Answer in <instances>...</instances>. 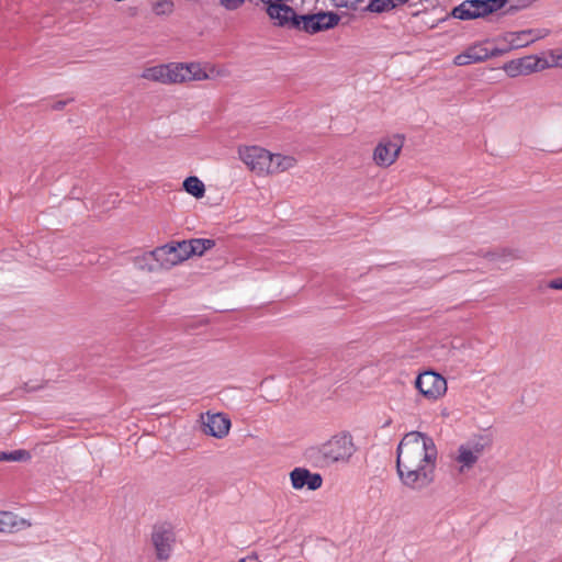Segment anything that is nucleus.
<instances>
[{"label": "nucleus", "instance_id": "f257e3e1", "mask_svg": "<svg viewBox=\"0 0 562 562\" xmlns=\"http://www.w3.org/2000/svg\"><path fill=\"white\" fill-rule=\"evenodd\" d=\"M438 449L425 432L403 436L396 449V472L401 484L409 491L423 492L435 482Z\"/></svg>", "mask_w": 562, "mask_h": 562}, {"label": "nucleus", "instance_id": "f03ea898", "mask_svg": "<svg viewBox=\"0 0 562 562\" xmlns=\"http://www.w3.org/2000/svg\"><path fill=\"white\" fill-rule=\"evenodd\" d=\"M356 452L357 446L351 434L340 431L326 441L307 448L304 456L314 465L327 468L349 463Z\"/></svg>", "mask_w": 562, "mask_h": 562}, {"label": "nucleus", "instance_id": "7ed1b4c3", "mask_svg": "<svg viewBox=\"0 0 562 562\" xmlns=\"http://www.w3.org/2000/svg\"><path fill=\"white\" fill-rule=\"evenodd\" d=\"M488 445V439L482 436L473 437L460 443L450 456L457 473L463 475L472 471Z\"/></svg>", "mask_w": 562, "mask_h": 562}, {"label": "nucleus", "instance_id": "20e7f679", "mask_svg": "<svg viewBox=\"0 0 562 562\" xmlns=\"http://www.w3.org/2000/svg\"><path fill=\"white\" fill-rule=\"evenodd\" d=\"M339 22V16L330 12H317L313 14H296L292 10V16L284 21L288 25L310 34H315L325 30L333 29Z\"/></svg>", "mask_w": 562, "mask_h": 562}, {"label": "nucleus", "instance_id": "39448f33", "mask_svg": "<svg viewBox=\"0 0 562 562\" xmlns=\"http://www.w3.org/2000/svg\"><path fill=\"white\" fill-rule=\"evenodd\" d=\"M205 69L198 63H169L166 64V85H177L188 81L209 79Z\"/></svg>", "mask_w": 562, "mask_h": 562}, {"label": "nucleus", "instance_id": "423d86ee", "mask_svg": "<svg viewBox=\"0 0 562 562\" xmlns=\"http://www.w3.org/2000/svg\"><path fill=\"white\" fill-rule=\"evenodd\" d=\"M415 387L424 398L434 402L446 394L447 381L435 371H425L417 375Z\"/></svg>", "mask_w": 562, "mask_h": 562}, {"label": "nucleus", "instance_id": "0eeeda50", "mask_svg": "<svg viewBox=\"0 0 562 562\" xmlns=\"http://www.w3.org/2000/svg\"><path fill=\"white\" fill-rule=\"evenodd\" d=\"M240 160L257 176H269L270 151L260 146H243L238 148Z\"/></svg>", "mask_w": 562, "mask_h": 562}, {"label": "nucleus", "instance_id": "6e6552de", "mask_svg": "<svg viewBox=\"0 0 562 562\" xmlns=\"http://www.w3.org/2000/svg\"><path fill=\"white\" fill-rule=\"evenodd\" d=\"M499 0H465L452 10L459 20H472L499 10Z\"/></svg>", "mask_w": 562, "mask_h": 562}, {"label": "nucleus", "instance_id": "1a4fd4ad", "mask_svg": "<svg viewBox=\"0 0 562 562\" xmlns=\"http://www.w3.org/2000/svg\"><path fill=\"white\" fill-rule=\"evenodd\" d=\"M404 144L401 135L382 139L373 151V160L379 167H389L395 162Z\"/></svg>", "mask_w": 562, "mask_h": 562}, {"label": "nucleus", "instance_id": "9d476101", "mask_svg": "<svg viewBox=\"0 0 562 562\" xmlns=\"http://www.w3.org/2000/svg\"><path fill=\"white\" fill-rule=\"evenodd\" d=\"M245 0H221V3L228 10L239 8ZM267 7V13L277 24L283 25L288 18L292 16V8L286 4L288 0H260Z\"/></svg>", "mask_w": 562, "mask_h": 562}, {"label": "nucleus", "instance_id": "9b49d317", "mask_svg": "<svg viewBox=\"0 0 562 562\" xmlns=\"http://www.w3.org/2000/svg\"><path fill=\"white\" fill-rule=\"evenodd\" d=\"M157 261L161 269L169 270L172 267L189 259L186 241L170 243L156 248Z\"/></svg>", "mask_w": 562, "mask_h": 562}, {"label": "nucleus", "instance_id": "f8f14e48", "mask_svg": "<svg viewBox=\"0 0 562 562\" xmlns=\"http://www.w3.org/2000/svg\"><path fill=\"white\" fill-rule=\"evenodd\" d=\"M202 430L205 435L222 439L226 437L231 429V420L221 413H206L201 416Z\"/></svg>", "mask_w": 562, "mask_h": 562}, {"label": "nucleus", "instance_id": "ddd939ff", "mask_svg": "<svg viewBox=\"0 0 562 562\" xmlns=\"http://www.w3.org/2000/svg\"><path fill=\"white\" fill-rule=\"evenodd\" d=\"M291 485L294 490H302L307 487L311 491H316L323 485V477L319 473H312L306 468H295L290 472Z\"/></svg>", "mask_w": 562, "mask_h": 562}, {"label": "nucleus", "instance_id": "4468645a", "mask_svg": "<svg viewBox=\"0 0 562 562\" xmlns=\"http://www.w3.org/2000/svg\"><path fill=\"white\" fill-rule=\"evenodd\" d=\"M492 56H495V54L490 52L483 45H473L458 54L453 59V64L457 66H467L484 61Z\"/></svg>", "mask_w": 562, "mask_h": 562}, {"label": "nucleus", "instance_id": "2eb2a0df", "mask_svg": "<svg viewBox=\"0 0 562 562\" xmlns=\"http://www.w3.org/2000/svg\"><path fill=\"white\" fill-rule=\"evenodd\" d=\"M32 524L9 510H0V533H13L30 528Z\"/></svg>", "mask_w": 562, "mask_h": 562}, {"label": "nucleus", "instance_id": "dca6fc26", "mask_svg": "<svg viewBox=\"0 0 562 562\" xmlns=\"http://www.w3.org/2000/svg\"><path fill=\"white\" fill-rule=\"evenodd\" d=\"M296 164L297 160L292 155L273 154L270 151L269 176L289 171L293 169Z\"/></svg>", "mask_w": 562, "mask_h": 562}, {"label": "nucleus", "instance_id": "f3484780", "mask_svg": "<svg viewBox=\"0 0 562 562\" xmlns=\"http://www.w3.org/2000/svg\"><path fill=\"white\" fill-rule=\"evenodd\" d=\"M153 542L157 557L160 560H167L170 557L173 543L172 533L166 530H157L153 533Z\"/></svg>", "mask_w": 562, "mask_h": 562}, {"label": "nucleus", "instance_id": "a211bd4d", "mask_svg": "<svg viewBox=\"0 0 562 562\" xmlns=\"http://www.w3.org/2000/svg\"><path fill=\"white\" fill-rule=\"evenodd\" d=\"M134 265L138 270L145 272H156L158 270H162L160 263L157 261L156 248L136 257Z\"/></svg>", "mask_w": 562, "mask_h": 562}, {"label": "nucleus", "instance_id": "6ab92c4d", "mask_svg": "<svg viewBox=\"0 0 562 562\" xmlns=\"http://www.w3.org/2000/svg\"><path fill=\"white\" fill-rule=\"evenodd\" d=\"M184 241L189 258L192 256H203L205 251L215 246V240L210 238H193Z\"/></svg>", "mask_w": 562, "mask_h": 562}, {"label": "nucleus", "instance_id": "aec40b11", "mask_svg": "<svg viewBox=\"0 0 562 562\" xmlns=\"http://www.w3.org/2000/svg\"><path fill=\"white\" fill-rule=\"evenodd\" d=\"M504 40L513 49L526 47L531 44V38L527 30L507 33Z\"/></svg>", "mask_w": 562, "mask_h": 562}, {"label": "nucleus", "instance_id": "412c9836", "mask_svg": "<svg viewBox=\"0 0 562 562\" xmlns=\"http://www.w3.org/2000/svg\"><path fill=\"white\" fill-rule=\"evenodd\" d=\"M521 63L522 71L525 75H529L536 71H540L549 67L548 63L536 56H526L518 58Z\"/></svg>", "mask_w": 562, "mask_h": 562}, {"label": "nucleus", "instance_id": "4be33fe9", "mask_svg": "<svg viewBox=\"0 0 562 562\" xmlns=\"http://www.w3.org/2000/svg\"><path fill=\"white\" fill-rule=\"evenodd\" d=\"M140 77L145 80L166 85V64L145 68Z\"/></svg>", "mask_w": 562, "mask_h": 562}, {"label": "nucleus", "instance_id": "5701e85b", "mask_svg": "<svg viewBox=\"0 0 562 562\" xmlns=\"http://www.w3.org/2000/svg\"><path fill=\"white\" fill-rule=\"evenodd\" d=\"M183 189L195 199H201L205 194L204 183L195 176L188 177L183 181Z\"/></svg>", "mask_w": 562, "mask_h": 562}, {"label": "nucleus", "instance_id": "b1692460", "mask_svg": "<svg viewBox=\"0 0 562 562\" xmlns=\"http://www.w3.org/2000/svg\"><path fill=\"white\" fill-rule=\"evenodd\" d=\"M408 0H373L370 4L372 11L382 12L401 5Z\"/></svg>", "mask_w": 562, "mask_h": 562}, {"label": "nucleus", "instance_id": "393cba45", "mask_svg": "<svg viewBox=\"0 0 562 562\" xmlns=\"http://www.w3.org/2000/svg\"><path fill=\"white\" fill-rule=\"evenodd\" d=\"M521 63L519 59H514L508 63H506L503 66L504 71L512 78L519 77V76H526L522 71V67L520 65Z\"/></svg>", "mask_w": 562, "mask_h": 562}, {"label": "nucleus", "instance_id": "a878e982", "mask_svg": "<svg viewBox=\"0 0 562 562\" xmlns=\"http://www.w3.org/2000/svg\"><path fill=\"white\" fill-rule=\"evenodd\" d=\"M153 10L157 15L170 14L173 10V3L170 0H159L154 4Z\"/></svg>", "mask_w": 562, "mask_h": 562}, {"label": "nucleus", "instance_id": "bb28decb", "mask_svg": "<svg viewBox=\"0 0 562 562\" xmlns=\"http://www.w3.org/2000/svg\"><path fill=\"white\" fill-rule=\"evenodd\" d=\"M30 459H31V453L26 450L20 449V450H14L12 452H7L5 461L19 462V461H29Z\"/></svg>", "mask_w": 562, "mask_h": 562}, {"label": "nucleus", "instance_id": "cd10ccee", "mask_svg": "<svg viewBox=\"0 0 562 562\" xmlns=\"http://www.w3.org/2000/svg\"><path fill=\"white\" fill-rule=\"evenodd\" d=\"M527 32L531 38V44L538 40L547 37L550 34V30L548 29H528Z\"/></svg>", "mask_w": 562, "mask_h": 562}, {"label": "nucleus", "instance_id": "c85d7f7f", "mask_svg": "<svg viewBox=\"0 0 562 562\" xmlns=\"http://www.w3.org/2000/svg\"><path fill=\"white\" fill-rule=\"evenodd\" d=\"M551 66L562 67V48L555 49L550 53Z\"/></svg>", "mask_w": 562, "mask_h": 562}, {"label": "nucleus", "instance_id": "c756f323", "mask_svg": "<svg viewBox=\"0 0 562 562\" xmlns=\"http://www.w3.org/2000/svg\"><path fill=\"white\" fill-rule=\"evenodd\" d=\"M547 286L551 290H562V276L559 278L551 279Z\"/></svg>", "mask_w": 562, "mask_h": 562}, {"label": "nucleus", "instance_id": "7c9ffc66", "mask_svg": "<svg viewBox=\"0 0 562 562\" xmlns=\"http://www.w3.org/2000/svg\"><path fill=\"white\" fill-rule=\"evenodd\" d=\"M7 452H0V461H5Z\"/></svg>", "mask_w": 562, "mask_h": 562}, {"label": "nucleus", "instance_id": "2f4dec72", "mask_svg": "<svg viewBox=\"0 0 562 562\" xmlns=\"http://www.w3.org/2000/svg\"><path fill=\"white\" fill-rule=\"evenodd\" d=\"M24 389H25V391H27V392H29V391H35V390H37L38 387H33V386H32V387H29V386H27V384H25V387H24Z\"/></svg>", "mask_w": 562, "mask_h": 562}, {"label": "nucleus", "instance_id": "473e14b6", "mask_svg": "<svg viewBox=\"0 0 562 562\" xmlns=\"http://www.w3.org/2000/svg\"><path fill=\"white\" fill-rule=\"evenodd\" d=\"M560 562H562V558H561Z\"/></svg>", "mask_w": 562, "mask_h": 562}]
</instances>
